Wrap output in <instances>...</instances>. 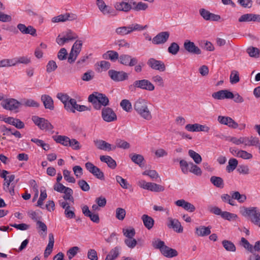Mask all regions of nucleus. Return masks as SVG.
I'll use <instances>...</instances> for the list:
<instances>
[{
    "instance_id": "nucleus-1",
    "label": "nucleus",
    "mask_w": 260,
    "mask_h": 260,
    "mask_svg": "<svg viewBox=\"0 0 260 260\" xmlns=\"http://www.w3.org/2000/svg\"><path fill=\"white\" fill-rule=\"evenodd\" d=\"M134 110L142 118L150 120L152 119V115L149 110L147 103L144 99L139 98L134 104Z\"/></svg>"
},
{
    "instance_id": "nucleus-2",
    "label": "nucleus",
    "mask_w": 260,
    "mask_h": 260,
    "mask_svg": "<svg viewBox=\"0 0 260 260\" xmlns=\"http://www.w3.org/2000/svg\"><path fill=\"white\" fill-rule=\"evenodd\" d=\"M88 102L92 103L96 110H100L102 106L107 107L109 104L108 98L104 94L94 92L90 94L88 98Z\"/></svg>"
},
{
    "instance_id": "nucleus-3",
    "label": "nucleus",
    "mask_w": 260,
    "mask_h": 260,
    "mask_svg": "<svg viewBox=\"0 0 260 260\" xmlns=\"http://www.w3.org/2000/svg\"><path fill=\"white\" fill-rule=\"evenodd\" d=\"M136 88L148 91H153L155 87L154 85L147 79L136 80L133 84L129 85L128 89L131 91H134Z\"/></svg>"
},
{
    "instance_id": "nucleus-4",
    "label": "nucleus",
    "mask_w": 260,
    "mask_h": 260,
    "mask_svg": "<svg viewBox=\"0 0 260 260\" xmlns=\"http://www.w3.org/2000/svg\"><path fill=\"white\" fill-rule=\"evenodd\" d=\"M243 215L248 217L250 221L254 225L258 223L260 219V209L257 207H252L244 208Z\"/></svg>"
},
{
    "instance_id": "nucleus-5",
    "label": "nucleus",
    "mask_w": 260,
    "mask_h": 260,
    "mask_svg": "<svg viewBox=\"0 0 260 260\" xmlns=\"http://www.w3.org/2000/svg\"><path fill=\"white\" fill-rule=\"evenodd\" d=\"M31 119L34 123L41 130L51 131L54 128L52 124L47 119L44 118L33 116Z\"/></svg>"
},
{
    "instance_id": "nucleus-6",
    "label": "nucleus",
    "mask_w": 260,
    "mask_h": 260,
    "mask_svg": "<svg viewBox=\"0 0 260 260\" xmlns=\"http://www.w3.org/2000/svg\"><path fill=\"white\" fill-rule=\"evenodd\" d=\"M85 166L87 170L96 178L101 180H104L105 178L104 173L92 163L88 161L85 164Z\"/></svg>"
},
{
    "instance_id": "nucleus-7",
    "label": "nucleus",
    "mask_w": 260,
    "mask_h": 260,
    "mask_svg": "<svg viewBox=\"0 0 260 260\" xmlns=\"http://www.w3.org/2000/svg\"><path fill=\"white\" fill-rule=\"evenodd\" d=\"M108 75L115 82L123 81L128 78V74L124 71H117L114 70H109Z\"/></svg>"
},
{
    "instance_id": "nucleus-8",
    "label": "nucleus",
    "mask_w": 260,
    "mask_h": 260,
    "mask_svg": "<svg viewBox=\"0 0 260 260\" xmlns=\"http://www.w3.org/2000/svg\"><path fill=\"white\" fill-rule=\"evenodd\" d=\"M59 204L64 210V213L67 218L72 219L75 217V208L73 207H71L68 202L60 200L59 201Z\"/></svg>"
},
{
    "instance_id": "nucleus-9",
    "label": "nucleus",
    "mask_w": 260,
    "mask_h": 260,
    "mask_svg": "<svg viewBox=\"0 0 260 260\" xmlns=\"http://www.w3.org/2000/svg\"><path fill=\"white\" fill-rule=\"evenodd\" d=\"M102 117L103 120L110 122L117 119V116L112 109L109 107H104L102 110Z\"/></svg>"
},
{
    "instance_id": "nucleus-10",
    "label": "nucleus",
    "mask_w": 260,
    "mask_h": 260,
    "mask_svg": "<svg viewBox=\"0 0 260 260\" xmlns=\"http://www.w3.org/2000/svg\"><path fill=\"white\" fill-rule=\"evenodd\" d=\"M147 64L152 69L159 72H164L166 69L165 63L162 61L156 60L154 58H149Z\"/></svg>"
},
{
    "instance_id": "nucleus-11",
    "label": "nucleus",
    "mask_w": 260,
    "mask_h": 260,
    "mask_svg": "<svg viewBox=\"0 0 260 260\" xmlns=\"http://www.w3.org/2000/svg\"><path fill=\"white\" fill-rule=\"evenodd\" d=\"M185 129L191 132H203L209 133L210 128L206 124L202 125L199 123L188 124L185 126Z\"/></svg>"
},
{
    "instance_id": "nucleus-12",
    "label": "nucleus",
    "mask_w": 260,
    "mask_h": 260,
    "mask_svg": "<svg viewBox=\"0 0 260 260\" xmlns=\"http://www.w3.org/2000/svg\"><path fill=\"white\" fill-rule=\"evenodd\" d=\"M119 62L124 66L133 67L138 62V59L128 54H121L119 56Z\"/></svg>"
},
{
    "instance_id": "nucleus-13",
    "label": "nucleus",
    "mask_w": 260,
    "mask_h": 260,
    "mask_svg": "<svg viewBox=\"0 0 260 260\" xmlns=\"http://www.w3.org/2000/svg\"><path fill=\"white\" fill-rule=\"evenodd\" d=\"M1 106L6 110L13 111L19 108L20 103L15 99H9L3 101L1 103Z\"/></svg>"
},
{
    "instance_id": "nucleus-14",
    "label": "nucleus",
    "mask_w": 260,
    "mask_h": 260,
    "mask_svg": "<svg viewBox=\"0 0 260 260\" xmlns=\"http://www.w3.org/2000/svg\"><path fill=\"white\" fill-rule=\"evenodd\" d=\"M167 221V225L169 228L173 229L174 231L178 233L183 232V228L177 219L168 217Z\"/></svg>"
},
{
    "instance_id": "nucleus-15",
    "label": "nucleus",
    "mask_w": 260,
    "mask_h": 260,
    "mask_svg": "<svg viewBox=\"0 0 260 260\" xmlns=\"http://www.w3.org/2000/svg\"><path fill=\"white\" fill-rule=\"evenodd\" d=\"M185 50L188 52L193 54H201V50L195 44L188 40H186L183 44Z\"/></svg>"
},
{
    "instance_id": "nucleus-16",
    "label": "nucleus",
    "mask_w": 260,
    "mask_h": 260,
    "mask_svg": "<svg viewBox=\"0 0 260 260\" xmlns=\"http://www.w3.org/2000/svg\"><path fill=\"white\" fill-rule=\"evenodd\" d=\"M217 120L220 124L227 125L232 128H237L239 126L238 124L230 117L218 116Z\"/></svg>"
},
{
    "instance_id": "nucleus-17",
    "label": "nucleus",
    "mask_w": 260,
    "mask_h": 260,
    "mask_svg": "<svg viewBox=\"0 0 260 260\" xmlns=\"http://www.w3.org/2000/svg\"><path fill=\"white\" fill-rule=\"evenodd\" d=\"M199 13L204 19L207 21H218L221 18L220 15L212 13L205 9H201Z\"/></svg>"
},
{
    "instance_id": "nucleus-18",
    "label": "nucleus",
    "mask_w": 260,
    "mask_h": 260,
    "mask_svg": "<svg viewBox=\"0 0 260 260\" xmlns=\"http://www.w3.org/2000/svg\"><path fill=\"white\" fill-rule=\"evenodd\" d=\"M169 37V31L160 32L152 39V43L155 45L165 44L168 40Z\"/></svg>"
},
{
    "instance_id": "nucleus-19",
    "label": "nucleus",
    "mask_w": 260,
    "mask_h": 260,
    "mask_svg": "<svg viewBox=\"0 0 260 260\" xmlns=\"http://www.w3.org/2000/svg\"><path fill=\"white\" fill-rule=\"evenodd\" d=\"M131 0H123L122 2H117L114 4V8L118 11L127 12L132 9Z\"/></svg>"
},
{
    "instance_id": "nucleus-20",
    "label": "nucleus",
    "mask_w": 260,
    "mask_h": 260,
    "mask_svg": "<svg viewBox=\"0 0 260 260\" xmlns=\"http://www.w3.org/2000/svg\"><path fill=\"white\" fill-rule=\"evenodd\" d=\"M212 96L216 100L232 99L233 93L226 89L221 90L213 93Z\"/></svg>"
},
{
    "instance_id": "nucleus-21",
    "label": "nucleus",
    "mask_w": 260,
    "mask_h": 260,
    "mask_svg": "<svg viewBox=\"0 0 260 260\" xmlns=\"http://www.w3.org/2000/svg\"><path fill=\"white\" fill-rule=\"evenodd\" d=\"M89 110L90 109L85 106L78 105L77 103L76 100L74 99L71 101L69 109L68 108L67 111L74 113H75L76 110L79 112H83Z\"/></svg>"
},
{
    "instance_id": "nucleus-22",
    "label": "nucleus",
    "mask_w": 260,
    "mask_h": 260,
    "mask_svg": "<svg viewBox=\"0 0 260 260\" xmlns=\"http://www.w3.org/2000/svg\"><path fill=\"white\" fill-rule=\"evenodd\" d=\"M17 28L23 34H29L32 36H37L36 29L31 25L26 26L22 23H19L17 25Z\"/></svg>"
},
{
    "instance_id": "nucleus-23",
    "label": "nucleus",
    "mask_w": 260,
    "mask_h": 260,
    "mask_svg": "<svg viewBox=\"0 0 260 260\" xmlns=\"http://www.w3.org/2000/svg\"><path fill=\"white\" fill-rule=\"evenodd\" d=\"M77 16L73 14L66 13L64 14H61L52 18L53 22H64L67 20L72 21L76 19Z\"/></svg>"
},
{
    "instance_id": "nucleus-24",
    "label": "nucleus",
    "mask_w": 260,
    "mask_h": 260,
    "mask_svg": "<svg viewBox=\"0 0 260 260\" xmlns=\"http://www.w3.org/2000/svg\"><path fill=\"white\" fill-rule=\"evenodd\" d=\"M175 204L176 206L182 207L184 210L190 212H193L196 210V208L193 204L183 199L176 201Z\"/></svg>"
},
{
    "instance_id": "nucleus-25",
    "label": "nucleus",
    "mask_w": 260,
    "mask_h": 260,
    "mask_svg": "<svg viewBox=\"0 0 260 260\" xmlns=\"http://www.w3.org/2000/svg\"><path fill=\"white\" fill-rule=\"evenodd\" d=\"M211 226L200 225L196 228L195 234L199 237L207 236L211 234Z\"/></svg>"
},
{
    "instance_id": "nucleus-26",
    "label": "nucleus",
    "mask_w": 260,
    "mask_h": 260,
    "mask_svg": "<svg viewBox=\"0 0 260 260\" xmlns=\"http://www.w3.org/2000/svg\"><path fill=\"white\" fill-rule=\"evenodd\" d=\"M96 5L104 15L111 14L113 12V9L107 6L103 0H97Z\"/></svg>"
},
{
    "instance_id": "nucleus-27",
    "label": "nucleus",
    "mask_w": 260,
    "mask_h": 260,
    "mask_svg": "<svg viewBox=\"0 0 260 260\" xmlns=\"http://www.w3.org/2000/svg\"><path fill=\"white\" fill-rule=\"evenodd\" d=\"M49 242L44 251V256L45 258H47L51 254L54 243V238L53 234H49Z\"/></svg>"
},
{
    "instance_id": "nucleus-28",
    "label": "nucleus",
    "mask_w": 260,
    "mask_h": 260,
    "mask_svg": "<svg viewBox=\"0 0 260 260\" xmlns=\"http://www.w3.org/2000/svg\"><path fill=\"white\" fill-rule=\"evenodd\" d=\"M41 101L43 103L46 109L52 110L54 109L53 101L52 98L47 94H43L41 96Z\"/></svg>"
},
{
    "instance_id": "nucleus-29",
    "label": "nucleus",
    "mask_w": 260,
    "mask_h": 260,
    "mask_svg": "<svg viewBox=\"0 0 260 260\" xmlns=\"http://www.w3.org/2000/svg\"><path fill=\"white\" fill-rule=\"evenodd\" d=\"M57 98L63 104L64 107L67 111L68 108L69 109L71 101L74 99L70 97L68 94L62 93H58L57 95Z\"/></svg>"
},
{
    "instance_id": "nucleus-30",
    "label": "nucleus",
    "mask_w": 260,
    "mask_h": 260,
    "mask_svg": "<svg viewBox=\"0 0 260 260\" xmlns=\"http://www.w3.org/2000/svg\"><path fill=\"white\" fill-rule=\"evenodd\" d=\"M94 143L96 147L99 149L106 151H111L113 150L111 145L105 141L96 140L94 141Z\"/></svg>"
},
{
    "instance_id": "nucleus-31",
    "label": "nucleus",
    "mask_w": 260,
    "mask_h": 260,
    "mask_svg": "<svg viewBox=\"0 0 260 260\" xmlns=\"http://www.w3.org/2000/svg\"><path fill=\"white\" fill-rule=\"evenodd\" d=\"M259 144V140L256 137H244V145L245 146H257Z\"/></svg>"
},
{
    "instance_id": "nucleus-32",
    "label": "nucleus",
    "mask_w": 260,
    "mask_h": 260,
    "mask_svg": "<svg viewBox=\"0 0 260 260\" xmlns=\"http://www.w3.org/2000/svg\"><path fill=\"white\" fill-rule=\"evenodd\" d=\"M141 219L144 226L148 230H150L153 228L154 223V220L151 217L148 215L144 214L142 216Z\"/></svg>"
},
{
    "instance_id": "nucleus-33",
    "label": "nucleus",
    "mask_w": 260,
    "mask_h": 260,
    "mask_svg": "<svg viewBox=\"0 0 260 260\" xmlns=\"http://www.w3.org/2000/svg\"><path fill=\"white\" fill-rule=\"evenodd\" d=\"M100 160L101 161L106 163L108 167L112 169H115L116 167V161L110 156L101 155Z\"/></svg>"
},
{
    "instance_id": "nucleus-34",
    "label": "nucleus",
    "mask_w": 260,
    "mask_h": 260,
    "mask_svg": "<svg viewBox=\"0 0 260 260\" xmlns=\"http://www.w3.org/2000/svg\"><path fill=\"white\" fill-rule=\"evenodd\" d=\"M147 27V25L142 26L138 23H134L126 26L127 35L134 31H141Z\"/></svg>"
},
{
    "instance_id": "nucleus-35",
    "label": "nucleus",
    "mask_w": 260,
    "mask_h": 260,
    "mask_svg": "<svg viewBox=\"0 0 260 260\" xmlns=\"http://www.w3.org/2000/svg\"><path fill=\"white\" fill-rule=\"evenodd\" d=\"M98 67L96 68V71L98 73H101L103 71H106L109 70L111 67V63L107 61L102 60L96 64Z\"/></svg>"
},
{
    "instance_id": "nucleus-36",
    "label": "nucleus",
    "mask_w": 260,
    "mask_h": 260,
    "mask_svg": "<svg viewBox=\"0 0 260 260\" xmlns=\"http://www.w3.org/2000/svg\"><path fill=\"white\" fill-rule=\"evenodd\" d=\"M121 248L118 246H116L114 248L112 249L109 253L106 256L105 260H114L120 254V251Z\"/></svg>"
},
{
    "instance_id": "nucleus-37",
    "label": "nucleus",
    "mask_w": 260,
    "mask_h": 260,
    "mask_svg": "<svg viewBox=\"0 0 260 260\" xmlns=\"http://www.w3.org/2000/svg\"><path fill=\"white\" fill-rule=\"evenodd\" d=\"M164 249L161 250V253L167 257H173L178 255V252L176 250L172 249L168 246L164 247Z\"/></svg>"
},
{
    "instance_id": "nucleus-38",
    "label": "nucleus",
    "mask_w": 260,
    "mask_h": 260,
    "mask_svg": "<svg viewBox=\"0 0 260 260\" xmlns=\"http://www.w3.org/2000/svg\"><path fill=\"white\" fill-rule=\"evenodd\" d=\"M103 57L105 59H110L112 61H115L119 59V55L116 51L109 50L103 55Z\"/></svg>"
},
{
    "instance_id": "nucleus-39",
    "label": "nucleus",
    "mask_w": 260,
    "mask_h": 260,
    "mask_svg": "<svg viewBox=\"0 0 260 260\" xmlns=\"http://www.w3.org/2000/svg\"><path fill=\"white\" fill-rule=\"evenodd\" d=\"M53 138L56 143H59L64 146H68L69 141L70 140V139L68 137L61 135L53 136Z\"/></svg>"
},
{
    "instance_id": "nucleus-40",
    "label": "nucleus",
    "mask_w": 260,
    "mask_h": 260,
    "mask_svg": "<svg viewBox=\"0 0 260 260\" xmlns=\"http://www.w3.org/2000/svg\"><path fill=\"white\" fill-rule=\"evenodd\" d=\"M210 181L217 187L222 188L224 187L223 180L220 177L212 176L210 178Z\"/></svg>"
},
{
    "instance_id": "nucleus-41",
    "label": "nucleus",
    "mask_w": 260,
    "mask_h": 260,
    "mask_svg": "<svg viewBox=\"0 0 260 260\" xmlns=\"http://www.w3.org/2000/svg\"><path fill=\"white\" fill-rule=\"evenodd\" d=\"M238 165V161L234 158H230L228 165L226 167V170L228 173H231L237 168Z\"/></svg>"
},
{
    "instance_id": "nucleus-42",
    "label": "nucleus",
    "mask_w": 260,
    "mask_h": 260,
    "mask_svg": "<svg viewBox=\"0 0 260 260\" xmlns=\"http://www.w3.org/2000/svg\"><path fill=\"white\" fill-rule=\"evenodd\" d=\"M129 157L134 163L137 164L140 167L142 166V162L144 160V157L142 155L134 153L131 154Z\"/></svg>"
},
{
    "instance_id": "nucleus-43",
    "label": "nucleus",
    "mask_w": 260,
    "mask_h": 260,
    "mask_svg": "<svg viewBox=\"0 0 260 260\" xmlns=\"http://www.w3.org/2000/svg\"><path fill=\"white\" fill-rule=\"evenodd\" d=\"M115 144L116 145L113 147V150H114L116 147L124 149H128L130 147V145L128 142L120 139H118L116 140Z\"/></svg>"
},
{
    "instance_id": "nucleus-44",
    "label": "nucleus",
    "mask_w": 260,
    "mask_h": 260,
    "mask_svg": "<svg viewBox=\"0 0 260 260\" xmlns=\"http://www.w3.org/2000/svg\"><path fill=\"white\" fill-rule=\"evenodd\" d=\"M234 200H237L240 203H244L246 200V196L244 194H240L239 191H232L230 193Z\"/></svg>"
},
{
    "instance_id": "nucleus-45",
    "label": "nucleus",
    "mask_w": 260,
    "mask_h": 260,
    "mask_svg": "<svg viewBox=\"0 0 260 260\" xmlns=\"http://www.w3.org/2000/svg\"><path fill=\"white\" fill-rule=\"evenodd\" d=\"M240 245L243 247L245 249L249 251L250 252L253 253V245L250 244V243L245 238L242 237L239 243Z\"/></svg>"
},
{
    "instance_id": "nucleus-46",
    "label": "nucleus",
    "mask_w": 260,
    "mask_h": 260,
    "mask_svg": "<svg viewBox=\"0 0 260 260\" xmlns=\"http://www.w3.org/2000/svg\"><path fill=\"white\" fill-rule=\"evenodd\" d=\"M147 190L154 192H160L165 190L163 186L154 183L149 182Z\"/></svg>"
},
{
    "instance_id": "nucleus-47",
    "label": "nucleus",
    "mask_w": 260,
    "mask_h": 260,
    "mask_svg": "<svg viewBox=\"0 0 260 260\" xmlns=\"http://www.w3.org/2000/svg\"><path fill=\"white\" fill-rule=\"evenodd\" d=\"M222 244L225 249L228 251L235 252L236 250L235 245L230 241L224 240L222 241Z\"/></svg>"
},
{
    "instance_id": "nucleus-48",
    "label": "nucleus",
    "mask_w": 260,
    "mask_h": 260,
    "mask_svg": "<svg viewBox=\"0 0 260 260\" xmlns=\"http://www.w3.org/2000/svg\"><path fill=\"white\" fill-rule=\"evenodd\" d=\"M63 193L64 194L62 198L64 200H62L63 201L67 202V201H69L73 203H74V200L73 197V191L71 188L66 189V191H64Z\"/></svg>"
},
{
    "instance_id": "nucleus-49",
    "label": "nucleus",
    "mask_w": 260,
    "mask_h": 260,
    "mask_svg": "<svg viewBox=\"0 0 260 260\" xmlns=\"http://www.w3.org/2000/svg\"><path fill=\"white\" fill-rule=\"evenodd\" d=\"M240 22L254 21V14L248 13L242 15L238 19Z\"/></svg>"
},
{
    "instance_id": "nucleus-50",
    "label": "nucleus",
    "mask_w": 260,
    "mask_h": 260,
    "mask_svg": "<svg viewBox=\"0 0 260 260\" xmlns=\"http://www.w3.org/2000/svg\"><path fill=\"white\" fill-rule=\"evenodd\" d=\"M120 105L122 109L127 112H130L132 110V104L128 100H122L120 103Z\"/></svg>"
},
{
    "instance_id": "nucleus-51",
    "label": "nucleus",
    "mask_w": 260,
    "mask_h": 260,
    "mask_svg": "<svg viewBox=\"0 0 260 260\" xmlns=\"http://www.w3.org/2000/svg\"><path fill=\"white\" fill-rule=\"evenodd\" d=\"M63 34L68 42L75 40L78 38V35L71 29H68Z\"/></svg>"
},
{
    "instance_id": "nucleus-52",
    "label": "nucleus",
    "mask_w": 260,
    "mask_h": 260,
    "mask_svg": "<svg viewBox=\"0 0 260 260\" xmlns=\"http://www.w3.org/2000/svg\"><path fill=\"white\" fill-rule=\"evenodd\" d=\"M188 154L196 164H199L201 162L202 160V157L199 153L192 150H189L188 151Z\"/></svg>"
},
{
    "instance_id": "nucleus-53",
    "label": "nucleus",
    "mask_w": 260,
    "mask_h": 260,
    "mask_svg": "<svg viewBox=\"0 0 260 260\" xmlns=\"http://www.w3.org/2000/svg\"><path fill=\"white\" fill-rule=\"evenodd\" d=\"M180 167L182 173L184 174H187L190 168V162H187L184 159L179 161Z\"/></svg>"
},
{
    "instance_id": "nucleus-54",
    "label": "nucleus",
    "mask_w": 260,
    "mask_h": 260,
    "mask_svg": "<svg viewBox=\"0 0 260 260\" xmlns=\"http://www.w3.org/2000/svg\"><path fill=\"white\" fill-rule=\"evenodd\" d=\"M189 171L197 176H201L202 173L201 168L192 162H190Z\"/></svg>"
},
{
    "instance_id": "nucleus-55",
    "label": "nucleus",
    "mask_w": 260,
    "mask_h": 260,
    "mask_svg": "<svg viewBox=\"0 0 260 260\" xmlns=\"http://www.w3.org/2000/svg\"><path fill=\"white\" fill-rule=\"evenodd\" d=\"M179 45L175 42L172 43L168 48V51L172 55H176L179 50Z\"/></svg>"
},
{
    "instance_id": "nucleus-56",
    "label": "nucleus",
    "mask_w": 260,
    "mask_h": 260,
    "mask_svg": "<svg viewBox=\"0 0 260 260\" xmlns=\"http://www.w3.org/2000/svg\"><path fill=\"white\" fill-rule=\"evenodd\" d=\"M126 211L122 208H117L115 211V216L119 220H123L125 216Z\"/></svg>"
},
{
    "instance_id": "nucleus-57",
    "label": "nucleus",
    "mask_w": 260,
    "mask_h": 260,
    "mask_svg": "<svg viewBox=\"0 0 260 260\" xmlns=\"http://www.w3.org/2000/svg\"><path fill=\"white\" fill-rule=\"evenodd\" d=\"M249 55L252 57L258 58L259 56V50L258 48L251 47L247 49Z\"/></svg>"
},
{
    "instance_id": "nucleus-58",
    "label": "nucleus",
    "mask_w": 260,
    "mask_h": 260,
    "mask_svg": "<svg viewBox=\"0 0 260 260\" xmlns=\"http://www.w3.org/2000/svg\"><path fill=\"white\" fill-rule=\"evenodd\" d=\"M152 245L155 248L159 249L160 252L164 249V247L166 246L165 242L158 239H155L152 241Z\"/></svg>"
},
{
    "instance_id": "nucleus-59",
    "label": "nucleus",
    "mask_w": 260,
    "mask_h": 260,
    "mask_svg": "<svg viewBox=\"0 0 260 260\" xmlns=\"http://www.w3.org/2000/svg\"><path fill=\"white\" fill-rule=\"evenodd\" d=\"M237 171L240 174L244 175H248L250 173V169L249 167L247 165H239Z\"/></svg>"
},
{
    "instance_id": "nucleus-60",
    "label": "nucleus",
    "mask_w": 260,
    "mask_h": 260,
    "mask_svg": "<svg viewBox=\"0 0 260 260\" xmlns=\"http://www.w3.org/2000/svg\"><path fill=\"white\" fill-rule=\"evenodd\" d=\"M116 180L118 183L121 186V187L124 189H127L129 184L126 179L123 178L119 175H117L115 177Z\"/></svg>"
},
{
    "instance_id": "nucleus-61",
    "label": "nucleus",
    "mask_w": 260,
    "mask_h": 260,
    "mask_svg": "<svg viewBox=\"0 0 260 260\" xmlns=\"http://www.w3.org/2000/svg\"><path fill=\"white\" fill-rule=\"evenodd\" d=\"M68 146L71 147L73 150H78L81 148L80 143L75 139H70L69 141Z\"/></svg>"
},
{
    "instance_id": "nucleus-62",
    "label": "nucleus",
    "mask_w": 260,
    "mask_h": 260,
    "mask_svg": "<svg viewBox=\"0 0 260 260\" xmlns=\"http://www.w3.org/2000/svg\"><path fill=\"white\" fill-rule=\"evenodd\" d=\"M252 157L253 155L251 153H249L245 150H241L238 152V157H240L244 159H250Z\"/></svg>"
},
{
    "instance_id": "nucleus-63",
    "label": "nucleus",
    "mask_w": 260,
    "mask_h": 260,
    "mask_svg": "<svg viewBox=\"0 0 260 260\" xmlns=\"http://www.w3.org/2000/svg\"><path fill=\"white\" fill-rule=\"evenodd\" d=\"M122 232L124 236L127 238H133L136 234L135 230L133 228L123 229Z\"/></svg>"
},
{
    "instance_id": "nucleus-64",
    "label": "nucleus",
    "mask_w": 260,
    "mask_h": 260,
    "mask_svg": "<svg viewBox=\"0 0 260 260\" xmlns=\"http://www.w3.org/2000/svg\"><path fill=\"white\" fill-rule=\"evenodd\" d=\"M64 179L70 183H75L76 180L74 177L71 176V172L67 170H64L63 171Z\"/></svg>"
}]
</instances>
